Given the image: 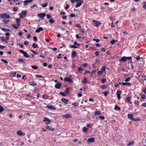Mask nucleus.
<instances>
[{
  "instance_id": "obj_1",
  "label": "nucleus",
  "mask_w": 146,
  "mask_h": 146,
  "mask_svg": "<svg viewBox=\"0 0 146 146\" xmlns=\"http://www.w3.org/2000/svg\"><path fill=\"white\" fill-rule=\"evenodd\" d=\"M0 17L3 19H9L11 17L9 14L7 13L0 14Z\"/></svg>"
},
{
  "instance_id": "obj_2",
  "label": "nucleus",
  "mask_w": 146,
  "mask_h": 146,
  "mask_svg": "<svg viewBox=\"0 0 146 146\" xmlns=\"http://www.w3.org/2000/svg\"><path fill=\"white\" fill-rule=\"evenodd\" d=\"M19 51L21 53H22L23 54L24 56L26 58H29L30 56L28 55V53L22 50H20Z\"/></svg>"
},
{
  "instance_id": "obj_51",
  "label": "nucleus",
  "mask_w": 146,
  "mask_h": 146,
  "mask_svg": "<svg viewBox=\"0 0 146 146\" xmlns=\"http://www.w3.org/2000/svg\"><path fill=\"white\" fill-rule=\"evenodd\" d=\"M18 34L20 36H22L23 35V32H19L18 33Z\"/></svg>"
},
{
  "instance_id": "obj_3",
  "label": "nucleus",
  "mask_w": 146,
  "mask_h": 146,
  "mask_svg": "<svg viewBox=\"0 0 146 146\" xmlns=\"http://www.w3.org/2000/svg\"><path fill=\"white\" fill-rule=\"evenodd\" d=\"M26 14L27 12L26 11L22 12L19 14L20 17L21 18H24L26 16Z\"/></svg>"
},
{
  "instance_id": "obj_47",
  "label": "nucleus",
  "mask_w": 146,
  "mask_h": 146,
  "mask_svg": "<svg viewBox=\"0 0 146 146\" xmlns=\"http://www.w3.org/2000/svg\"><path fill=\"white\" fill-rule=\"evenodd\" d=\"M33 40L35 42H36L37 41V39L36 36H34L33 37Z\"/></svg>"
},
{
  "instance_id": "obj_32",
  "label": "nucleus",
  "mask_w": 146,
  "mask_h": 146,
  "mask_svg": "<svg viewBox=\"0 0 146 146\" xmlns=\"http://www.w3.org/2000/svg\"><path fill=\"white\" fill-rule=\"evenodd\" d=\"M117 41V40H113L110 42V43L111 44H113L115 43V42Z\"/></svg>"
},
{
  "instance_id": "obj_19",
  "label": "nucleus",
  "mask_w": 146,
  "mask_h": 146,
  "mask_svg": "<svg viewBox=\"0 0 146 146\" xmlns=\"http://www.w3.org/2000/svg\"><path fill=\"white\" fill-rule=\"evenodd\" d=\"M94 141V138H89L87 140V141L90 142H93Z\"/></svg>"
},
{
  "instance_id": "obj_21",
  "label": "nucleus",
  "mask_w": 146,
  "mask_h": 146,
  "mask_svg": "<svg viewBox=\"0 0 146 146\" xmlns=\"http://www.w3.org/2000/svg\"><path fill=\"white\" fill-rule=\"evenodd\" d=\"M76 55V52L75 51H73L72 54V58H74Z\"/></svg>"
},
{
  "instance_id": "obj_12",
  "label": "nucleus",
  "mask_w": 146,
  "mask_h": 146,
  "mask_svg": "<svg viewBox=\"0 0 146 146\" xmlns=\"http://www.w3.org/2000/svg\"><path fill=\"white\" fill-rule=\"evenodd\" d=\"M61 100L66 104H67L68 102V100L66 99L62 98L61 99Z\"/></svg>"
},
{
  "instance_id": "obj_31",
  "label": "nucleus",
  "mask_w": 146,
  "mask_h": 146,
  "mask_svg": "<svg viewBox=\"0 0 146 146\" xmlns=\"http://www.w3.org/2000/svg\"><path fill=\"white\" fill-rule=\"evenodd\" d=\"M97 74L98 75H101V74H103V72L101 70L100 71H98V72H97Z\"/></svg>"
},
{
  "instance_id": "obj_35",
  "label": "nucleus",
  "mask_w": 146,
  "mask_h": 146,
  "mask_svg": "<svg viewBox=\"0 0 146 146\" xmlns=\"http://www.w3.org/2000/svg\"><path fill=\"white\" fill-rule=\"evenodd\" d=\"M42 98L44 99H47L48 98V96L46 95H43L42 96Z\"/></svg>"
},
{
  "instance_id": "obj_26",
  "label": "nucleus",
  "mask_w": 146,
  "mask_h": 146,
  "mask_svg": "<svg viewBox=\"0 0 146 146\" xmlns=\"http://www.w3.org/2000/svg\"><path fill=\"white\" fill-rule=\"evenodd\" d=\"M32 46L34 48H38V45L37 44H36L35 43H33L32 44Z\"/></svg>"
},
{
  "instance_id": "obj_38",
  "label": "nucleus",
  "mask_w": 146,
  "mask_h": 146,
  "mask_svg": "<svg viewBox=\"0 0 146 146\" xmlns=\"http://www.w3.org/2000/svg\"><path fill=\"white\" fill-rule=\"evenodd\" d=\"M31 67L33 69H36L38 68V67L37 66H31Z\"/></svg>"
},
{
  "instance_id": "obj_45",
  "label": "nucleus",
  "mask_w": 146,
  "mask_h": 146,
  "mask_svg": "<svg viewBox=\"0 0 146 146\" xmlns=\"http://www.w3.org/2000/svg\"><path fill=\"white\" fill-rule=\"evenodd\" d=\"M49 22L51 23H54V21L52 19H50L49 20Z\"/></svg>"
},
{
  "instance_id": "obj_50",
  "label": "nucleus",
  "mask_w": 146,
  "mask_h": 146,
  "mask_svg": "<svg viewBox=\"0 0 146 146\" xmlns=\"http://www.w3.org/2000/svg\"><path fill=\"white\" fill-rule=\"evenodd\" d=\"M29 44V42L27 41H25L24 42V45H28Z\"/></svg>"
},
{
  "instance_id": "obj_28",
  "label": "nucleus",
  "mask_w": 146,
  "mask_h": 146,
  "mask_svg": "<svg viewBox=\"0 0 146 146\" xmlns=\"http://www.w3.org/2000/svg\"><path fill=\"white\" fill-rule=\"evenodd\" d=\"M9 21V20H5V19H3V22L5 23V24H7Z\"/></svg>"
},
{
  "instance_id": "obj_15",
  "label": "nucleus",
  "mask_w": 146,
  "mask_h": 146,
  "mask_svg": "<svg viewBox=\"0 0 146 146\" xmlns=\"http://www.w3.org/2000/svg\"><path fill=\"white\" fill-rule=\"evenodd\" d=\"M131 98L129 97H126L125 98L126 101L128 103L130 104H131V102L130 101Z\"/></svg>"
},
{
  "instance_id": "obj_39",
  "label": "nucleus",
  "mask_w": 146,
  "mask_h": 146,
  "mask_svg": "<svg viewBox=\"0 0 146 146\" xmlns=\"http://www.w3.org/2000/svg\"><path fill=\"white\" fill-rule=\"evenodd\" d=\"M3 111V108L1 106H0V112H1Z\"/></svg>"
},
{
  "instance_id": "obj_53",
  "label": "nucleus",
  "mask_w": 146,
  "mask_h": 146,
  "mask_svg": "<svg viewBox=\"0 0 146 146\" xmlns=\"http://www.w3.org/2000/svg\"><path fill=\"white\" fill-rule=\"evenodd\" d=\"M108 94V91H106L103 93V94L105 96H107Z\"/></svg>"
},
{
  "instance_id": "obj_56",
  "label": "nucleus",
  "mask_w": 146,
  "mask_h": 146,
  "mask_svg": "<svg viewBox=\"0 0 146 146\" xmlns=\"http://www.w3.org/2000/svg\"><path fill=\"white\" fill-rule=\"evenodd\" d=\"M99 118L102 119H104L105 118V117L104 116H100L99 117Z\"/></svg>"
},
{
  "instance_id": "obj_36",
  "label": "nucleus",
  "mask_w": 146,
  "mask_h": 146,
  "mask_svg": "<svg viewBox=\"0 0 146 146\" xmlns=\"http://www.w3.org/2000/svg\"><path fill=\"white\" fill-rule=\"evenodd\" d=\"M70 48H78V47L75 45H72L70 46Z\"/></svg>"
},
{
  "instance_id": "obj_54",
  "label": "nucleus",
  "mask_w": 146,
  "mask_h": 146,
  "mask_svg": "<svg viewBox=\"0 0 146 146\" xmlns=\"http://www.w3.org/2000/svg\"><path fill=\"white\" fill-rule=\"evenodd\" d=\"M87 66V64L86 63L84 64H83L81 65V66H83V67L85 68Z\"/></svg>"
},
{
  "instance_id": "obj_41",
  "label": "nucleus",
  "mask_w": 146,
  "mask_h": 146,
  "mask_svg": "<svg viewBox=\"0 0 146 146\" xmlns=\"http://www.w3.org/2000/svg\"><path fill=\"white\" fill-rule=\"evenodd\" d=\"M83 82L85 83H86L87 82V79L86 78H85L84 79H83Z\"/></svg>"
},
{
  "instance_id": "obj_6",
  "label": "nucleus",
  "mask_w": 146,
  "mask_h": 146,
  "mask_svg": "<svg viewBox=\"0 0 146 146\" xmlns=\"http://www.w3.org/2000/svg\"><path fill=\"white\" fill-rule=\"evenodd\" d=\"M93 24L94 26L96 27H98L99 25L101 24V23L94 20L93 21Z\"/></svg>"
},
{
  "instance_id": "obj_9",
  "label": "nucleus",
  "mask_w": 146,
  "mask_h": 146,
  "mask_svg": "<svg viewBox=\"0 0 146 146\" xmlns=\"http://www.w3.org/2000/svg\"><path fill=\"white\" fill-rule=\"evenodd\" d=\"M17 134L21 136L24 135L25 133L22 132L21 130H19L17 132Z\"/></svg>"
},
{
  "instance_id": "obj_4",
  "label": "nucleus",
  "mask_w": 146,
  "mask_h": 146,
  "mask_svg": "<svg viewBox=\"0 0 146 146\" xmlns=\"http://www.w3.org/2000/svg\"><path fill=\"white\" fill-rule=\"evenodd\" d=\"M65 81L68 82L70 83H72L73 82L72 80L70 78L68 77H65L64 79Z\"/></svg>"
},
{
  "instance_id": "obj_63",
  "label": "nucleus",
  "mask_w": 146,
  "mask_h": 146,
  "mask_svg": "<svg viewBox=\"0 0 146 146\" xmlns=\"http://www.w3.org/2000/svg\"><path fill=\"white\" fill-rule=\"evenodd\" d=\"M95 55L96 56H98L99 54V52L98 51H96L95 52Z\"/></svg>"
},
{
  "instance_id": "obj_64",
  "label": "nucleus",
  "mask_w": 146,
  "mask_h": 146,
  "mask_svg": "<svg viewBox=\"0 0 146 146\" xmlns=\"http://www.w3.org/2000/svg\"><path fill=\"white\" fill-rule=\"evenodd\" d=\"M142 106H143L146 107V102L145 103H143L142 105Z\"/></svg>"
},
{
  "instance_id": "obj_48",
  "label": "nucleus",
  "mask_w": 146,
  "mask_h": 146,
  "mask_svg": "<svg viewBox=\"0 0 146 146\" xmlns=\"http://www.w3.org/2000/svg\"><path fill=\"white\" fill-rule=\"evenodd\" d=\"M75 26L79 28H81V26L80 24H76L75 25Z\"/></svg>"
},
{
  "instance_id": "obj_27",
  "label": "nucleus",
  "mask_w": 146,
  "mask_h": 146,
  "mask_svg": "<svg viewBox=\"0 0 146 146\" xmlns=\"http://www.w3.org/2000/svg\"><path fill=\"white\" fill-rule=\"evenodd\" d=\"M47 107L49 109H51L52 110H54L55 109V108L54 107L50 105L49 106H47Z\"/></svg>"
},
{
  "instance_id": "obj_18",
  "label": "nucleus",
  "mask_w": 146,
  "mask_h": 146,
  "mask_svg": "<svg viewBox=\"0 0 146 146\" xmlns=\"http://www.w3.org/2000/svg\"><path fill=\"white\" fill-rule=\"evenodd\" d=\"M13 27L15 29H17L18 27L20 26V25L19 24H14L12 25Z\"/></svg>"
},
{
  "instance_id": "obj_59",
  "label": "nucleus",
  "mask_w": 146,
  "mask_h": 146,
  "mask_svg": "<svg viewBox=\"0 0 146 146\" xmlns=\"http://www.w3.org/2000/svg\"><path fill=\"white\" fill-rule=\"evenodd\" d=\"M80 31H81V32H82L83 33H85V30L83 29H80Z\"/></svg>"
},
{
  "instance_id": "obj_52",
  "label": "nucleus",
  "mask_w": 146,
  "mask_h": 146,
  "mask_svg": "<svg viewBox=\"0 0 146 146\" xmlns=\"http://www.w3.org/2000/svg\"><path fill=\"white\" fill-rule=\"evenodd\" d=\"M18 8L17 7H14L13 8V10L14 11H17V10Z\"/></svg>"
},
{
  "instance_id": "obj_10",
  "label": "nucleus",
  "mask_w": 146,
  "mask_h": 146,
  "mask_svg": "<svg viewBox=\"0 0 146 146\" xmlns=\"http://www.w3.org/2000/svg\"><path fill=\"white\" fill-rule=\"evenodd\" d=\"M63 117L65 118H71L72 117L71 116L70 114H66L65 115H63Z\"/></svg>"
},
{
  "instance_id": "obj_58",
  "label": "nucleus",
  "mask_w": 146,
  "mask_h": 146,
  "mask_svg": "<svg viewBox=\"0 0 146 146\" xmlns=\"http://www.w3.org/2000/svg\"><path fill=\"white\" fill-rule=\"evenodd\" d=\"M130 78H131V77L128 78H127V79H126L125 80V81L126 82H128L130 80Z\"/></svg>"
},
{
  "instance_id": "obj_25",
  "label": "nucleus",
  "mask_w": 146,
  "mask_h": 146,
  "mask_svg": "<svg viewBox=\"0 0 146 146\" xmlns=\"http://www.w3.org/2000/svg\"><path fill=\"white\" fill-rule=\"evenodd\" d=\"M18 61L19 63L25 62V60L22 59L20 58L18 60Z\"/></svg>"
},
{
  "instance_id": "obj_29",
  "label": "nucleus",
  "mask_w": 146,
  "mask_h": 146,
  "mask_svg": "<svg viewBox=\"0 0 146 146\" xmlns=\"http://www.w3.org/2000/svg\"><path fill=\"white\" fill-rule=\"evenodd\" d=\"M82 130L84 132H86L88 131V129L86 127H84L83 128Z\"/></svg>"
},
{
  "instance_id": "obj_57",
  "label": "nucleus",
  "mask_w": 146,
  "mask_h": 146,
  "mask_svg": "<svg viewBox=\"0 0 146 146\" xmlns=\"http://www.w3.org/2000/svg\"><path fill=\"white\" fill-rule=\"evenodd\" d=\"M49 48L50 49H52L54 51H55L57 50V48Z\"/></svg>"
},
{
  "instance_id": "obj_23",
  "label": "nucleus",
  "mask_w": 146,
  "mask_h": 146,
  "mask_svg": "<svg viewBox=\"0 0 146 146\" xmlns=\"http://www.w3.org/2000/svg\"><path fill=\"white\" fill-rule=\"evenodd\" d=\"M32 1V0L25 1H24V3H25L24 5H26L27 3H30Z\"/></svg>"
},
{
  "instance_id": "obj_62",
  "label": "nucleus",
  "mask_w": 146,
  "mask_h": 146,
  "mask_svg": "<svg viewBox=\"0 0 146 146\" xmlns=\"http://www.w3.org/2000/svg\"><path fill=\"white\" fill-rule=\"evenodd\" d=\"M35 76L37 77V78L42 77V76H41L39 75H36Z\"/></svg>"
},
{
  "instance_id": "obj_60",
  "label": "nucleus",
  "mask_w": 146,
  "mask_h": 146,
  "mask_svg": "<svg viewBox=\"0 0 146 146\" xmlns=\"http://www.w3.org/2000/svg\"><path fill=\"white\" fill-rule=\"evenodd\" d=\"M62 18L64 19H66L67 18V16L65 15H64L62 16Z\"/></svg>"
},
{
  "instance_id": "obj_14",
  "label": "nucleus",
  "mask_w": 146,
  "mask_h": 146,
  "mask_svg": "<svg viewBox=\"0 0 146 146\" xmlns=\"http://www.w3.org/2000/svg\"><path fill=\"white\" fill-rule=\"evenodd\" d=\"M46 129H47L48 130L52 131H53L54 130V128L51 127L48 125H46Z\"/></svg>"
},
{
  "instance_id": "obj_7",
  "label": "nucleus",
  "mask_w": 146,
  "mask_h": 146,
  "mask_svg": "<svg viewBox=\"0 0 146 146\" xmlns=\"http://www.w3.org/2000/svg\"><path fill=\"white\" fill-rule=\"evenodd\" d=\"M43 121L47 122V123H46L47 125H49L51 122V121L50 119L46 117L44 118Z\"/></svg>"
},
{
  "instance_id": "obj_44",
  "label": "nucleus",
  "mask_w": 146,
  "mask_h": 146,
  "mask_svg": "<svg viewBox=\"0 0 146 146\" xmlns=\"http://www.w3.org/2000/svg\"><path fill=\"white\" fill-rule=\"evenodd\" d=\"M83 70V68L81 67H79L78 68V71H82V70Z\"/></svg>"
},
{
  "instance_id": "obj_33",
  "label": "nucleus",
  "mask_w": 146,
  "mask_h": 146,
  "mask_svg": "<svg viewBox=\"0 0 146 146\" xmlns=\"http://www.w3.org/2000/svg\"><path fill=\"white\" fill-rule=\"evenodd\" d=\"M143 7L146 9V2H144L143 3Z\"/></svg>"
},
{
  "instance_id": "obj_61",
  "label": "nucleus",
  "mask_w": 146,
  "mask_h": 146,
  "mask_svg": "<svg viewBox=\"0 0 146 146\" xmlns=\"http://www.w3.org/2000/svg\"><path fill=\"white\" fill-rule=\"evenodd\" d=\"M69 88H67L66 89V91H65V92L66 93H68V92H69Z\"/></svg>"
},
{
  "instance_id": "obj_46",
  "label": "nucleus",
  "mask_w": 146,
  "mask_h": 146,
  "mask_svg": "<svg viewBox=\"0 0 146 146\" xmlns=\"http://www.w3.org/2000/svg\"><path fill=\"white\" fill-rule=\"evenodd\" d=\"M46 16H47V18L48 19L52 17V16L48 14H47L46 15Z\"/></svg>"
},
{
  "instance_id": "obj_16",
  "label": "nucleus",
  "mask_w": 146,
  "mask_h": 146,
  "mask_svg": "<svg viewBox=\"0 0 146 146\" xmlns=\"http://www.w3.org/2000/svg\"><path fill=\"white\" fill-rule=\"evenodd\" d=\"M127 141L129 142V143L126 146H129L130 145H133L134 143V142L133 141H132L131 142L130 141Z\"/></svg>"
},
{
  "instance_id": "obj_8",
  "label": "nucleus",
  "mask_w": 146,
  "mask_h": 146,
  "mask_svg": "<svg viewBox=\"0 0 146 146\" xmlns=\"http://www.w3.org/2000/svg\"><path fill=\"white\" fill-rule=\"evenodd\" d=\"M127 117L128 118L130 119H131L132 120H133L134 121H137L136 119H133V116L131 114H129L127 115Z\"/></svg>"
},
{
  "instance_id": "obj_37",
  "label": "nucleus",
  "mask_w": 146,
  "mask_h": 146,
  "mask_svg": "<svg viewBox=\"0 0 146 146\" xmlns=\"http://www.w3.org/2000/svg\"><path fill=\"white\" fill-rule=\"evenodd\" d=\"M48 4V3H45L44 4L41 5V6L43 7H45L47 6Z\"/></svg>"
},
{
  "instance_id": "obj_42",
  "label": "nucleus",
  "mask_w": 146,
  "mask_h": 146,
  "mask_svg": "<svg viewBox=\"0 0 146 146\" xmlns=\"http://www.w3.org/2000/svg\"><path fill=\"white\" fill-rule=\"evenodd\" d=\"M1 60L2 62H4V63H5L6 64H7L8 63L7 61L6 60H4L3 59H1Z\"/></svg>"
},
{
  "instance_id": "obj_40",
  "label": "nucleus",
  "mask_w": 146,
  "mask_h": 146,
  "mask_svg": "<svg viewBox=\"0 0 146 146\" xmlns=\"http://www.w3.org/2000/svg\"><path fill=\"white\" fill-rule=\"evenodd\" d=\"M16 72H13L11 74L10 76L11 77H13L16 75Z\"/></svg>"
},
{
  "instance_id": "obj_43",
  "label": "nucleus",
  "mask_w": 146,
  "mask_h": 146,
  "mask_svg": "<svg viewBox=\"0 0 146 146\" xmlns=\"http://www.w3.org/2000/svg\"><path fill=\"white\" fill-rule=\"evenodd\" d=\"M101 82L102 83H104L106 82V80L105 78L102 79Z\"/></svg>"
},
{
  "instance_id": "obj_55",
  "label": "nucleus",
  "mask_w": 146,
  "mask_h": 146,
  "mask_svg": "<svg viewBox=\"0 0 146 146\" xmlns=\"http://www.w3.org/2000/svg\"><path fill=\"white\" fill-rule=\"evenodd\" d=\"M93 40V41H96V42H98L100 40L99 39H94Z\"/></svg>"
},
{
  "instance_id": "obj_22",
  "label": "nucleus",
  "mask_w": 146,
  "mask_h": 146,
  "mask_svg": "<svg viewBox=\"0 0 146 146\" xmlns=\"http://www.w3.org/2000/svg\"><path fill=\"white\" fill-rule=\"evenodd\" d=\"M61 84L60 83H58L56 84L55 86V88L57 89H59L61 86Z\"/></svg>"
},
{
  "instance_id": "obj_49",
  "label": "nucleus",
  "mask_w": 146,
  "mask_h": 146,
  "mask_svg": "<svg viewBox=\"0 0 146 146\" xmlns=\"http://www.w3.org/2000/svg\"><path fill=\"white\" fill-rule=\"evenodd\" d=\"M16 21L17 24L18 23L19 24L20 23V20L19 19H16Z\"/></svg>"
},
{
  "instance_id": "obj_13",
  "label": "nucleus",
  "mask_w": 146,
  "mask_h": 146,
  "mask_svg": "<svg viewBox=\"0 0 146 146\" xmlns=\"http://www.w3.org/2000/svg\"><path fill=\"white\" fill-rule=\"evenodd\" d=\"M101 114H102L100 110L96 111H95V112L94 113V114L95 115H101Z\"/></svg>"
},
{
  "instance_id": "obj_20",
  "label": "nucleus",
  "mask_w": 146,
  "mask_h": 146,
  "mask_svg": "<svg viewBox=\"0 0 146 146\" xmlns=\"http://www.w3.org/2000/svg\"><path fill=\"white\" fill-rule=\"evenodd\" d=\"M127 58L125 56L122 57L120 59V62L125 61L127 59Z\"/></svg>"
},
{
  "instance_id": "obj_11",
  "label": "nucleus",
  "mask_w": 146,
  "mask_h": 146,
  "mask_svg": "<svg viewBox=\"0 0 146 146\" xmlns=\"http://www.w3.org/2000/svg\"><path fill=\"white\" fill-rule=\"evenodd\" d=\"M0 28L1 30H2V31H5V32L9 31L10 30L9 29H8L3 28V27H1Z\"/></svg>"
},
{
  "instance_id": "obj_5",
  "label": "nucleus",
  "mask_w": 146,
  "mask_h": 146,
  "mask_svg": "<svg viewBox=\"0 0 146 146\" xmlns=\"http://www.w3.org/2000/svg\"><path fill=\"white\" fill-rule=\"evenodd\" d=\"M46 14L43 13H42L40 14H38V17L43 19L44 17L46 16Z\"/></svg>"
},
{
  "instance_id": "obj_17",
  "label": "nucleus",
  "mask_w": 146,
  "mask_h": 146,
  "mask_svg": "<svg viewBox=\"0 0 146 146\" xmlns=\"http://www.w3.org/2000/svg\"><path fill=\"white\" fill-rule=\"evenodd\" d=\"M43 30V29L41 27H39L38 29H36L35 30V32L36 33H38Z\"/></svg>"
},
{
  "instance_id": "obj_24",
  "label": "nucleus",
  "mask_w": 146,
  "mask_h": 146,
  "mask_svg": "<svg viewBox=\"0 0 146 146\" xmlns=\"http://www.w3.org/2000/svg\"><path fill=\"white\" fill-rule=\"evenodd\" d=\"M83 2H79L76 5V7H78L80 5H81L82 3Z\"/></svg>"
},
{
  "instance_id": "obj_34",
  "label": "nucleus",
  "mask_w": 146,
  "mask_h": 146,
  "mask_svg": "<svg viewBox=\"0 0 146 146\" xmlns=\"http://www.w3.org/2000/svg\"><path fill=\"white\" fill-rule=\"evenodd\" d=\"M31 85L33 86H36L37 85L36 82H33L32 84H31Z\"/></svg>"
},
{
  "instance_id": "obj_30",
  "label": "nucleus",
  "mask_w": 146,
  "mask_h": 146,
  "mask_svg": "<svg viewBox=\"0 0 146 146\" xmlns=\"http://www.w3.org/2000/svg\"><path fill=\"white\" fill-rule=\"evenodd\" d=\"M106 68L105 66H103L101 69V70L102 72H104L106 70Z\"/></svg>"
}]
</instances>
